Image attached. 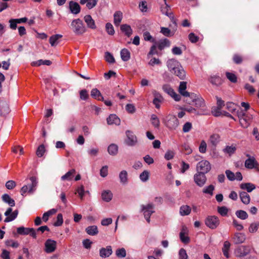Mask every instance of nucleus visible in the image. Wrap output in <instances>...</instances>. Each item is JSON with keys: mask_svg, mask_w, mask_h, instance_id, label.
<instances>
[{"mask_svg": "<svg viewBox=\"0 0 259 259\" xmlns=\"http://www.w3.org/2000/svg\"><path fill=\"white\" fill-rule=\"evenodd\" d=\"M166 66L169 71L176 75L181 79L186 77V72L180 62L175 59H168L166 62Z\"/></svg>", "mask_w": 259, "mask_h": 259, "instance_id": "f257e3e1", "label": "nucleus"}, {"mask_svg": "<svg viewBox=\"0 0 259 259\" xmlns=\"http://www.w3.org/2000/svg\"><path fill=\"white\" fill-rule=\"evenodd\" d=\"M162 121L165 126L170 131L176 130L179 125V120L177 117L174 115L168 114L163 118Z\"/></svg>", "mask_w": 259, "mask_h": 259, "instance_id": "f03ea898", "label": "nucleus"}, {"mask_svg": "<svg viewBox=\"0 0 259 259\" xmlns=\"http://www.w3.org/2000/svg\"><path fill=\"white\" fill-rule=\"evenodd\" d=\"M71 26L73 31L77 35L82 34L86 31L82 21L79 18L73 20Z\"/></svg>", "mask_w": 259, "mask_h": 259, "instance_id": "7ed1b4c3", "label": "nucleus"}, {"mask_svg": "<svg viewBox=\"0 0 259 259\" xmlns=\"http://www.w3.org/2000/svg\"><path fill=\"white\" fill-rule=\"evenodd\" d=\"M205 224L210 229H215L220 225V220L217 216L208 215L205 219Z\"/></svg>", "mask_w": 259, "mask_h": 259, "instance_id": "20e7f679", "label": "nucleus"}, {"mask_svg": "<svg viewBox=\"0 0 259 259\" xmlns=\"http://www.w3.org/2000/svg\"><path fill=\"white\" fill-rule=\"evenodd\" d=\"M141 207L144 217L147 222L149 223L150 222V217L155 212L154 210V205L152 203H149L146 205H142Z\"/></svg>", "mask_w": 259, "mask_h": 259, "instance_id": "39448f33", "label": "nucleus"}, {"mask_svg": "<svg viewBox=\"0 0 259 259\" xmlns=\"http://www.w3.org/2000/svg\"><path fill=\"white\" fill-rule=\"evenodd\" d=\"M211 165L207 160H202L199 162L196 166V169L199 172L206 174L210 171Z\"/></svg>", "mask_w": 259, "mask_h": 259, "instance_id": "423d86ee", "label": "nucleus"}, {"mask_svg": "<svg viewBox=\"0 0 259 259\" xmlns=\"http://www.w3.org/2000/svg\"><path fill=\"white\" fill-rule=\"evenodd\" d=\"M203 172H197L194 176V181L199 187H202L206 183L207 179Z\"/></svg>", "mask_w": 259, "mask_h": 259, "instance_id": "0eeeda50", "label": "nucleus"}, {"mask_svg": "<svg viewBox=\"0 0 259 259\" xmlns=\"http://www.w3.org/2000/svg\"><path fill=\"white\" fill-rule=\"evenodd\" d=\"M162 90L164 92L170 96L175 101H179L181 100V96L177 94L169 84H164L162 86Z\"/></svg>", "mask_w": 259, "mask_h": 259, "instance_id": "6e6552de", "label": "nucleus"}, {"mask_svg": "<svg viewBox=\"0 0 259 259\" xmlns=\"http://www.w3.org/2000/svg\"><path fill=\"white\" fill-rule=\"evenodd\" d=\"M126 139L125 142L126 145L130 146H135L137 142V137L134 135L133 132L127 130L126 131Z\"/></svg>", "mask_w": 259, "mask_h": 259, "instance_id": "1a4fd4ad", "label": "nucleus"}, {"mask_svg": "<svg viewBox=\"0 0 259 259\" xmlns=\"http://www.w3.org/2000/svg\"><path fill=\"white\" fill-rule=\"evenodd\" d=\"M45 251L48 253L54 252L57 247V242L56 241L48 239L45 243Z\"/></svg>", "mask_w": 259, "mask_h": 259, "instance_id": "9d476101", "label": "nucleus"}, {"mask_svg": "<svg viewBox=\"0 0 259 259\" xmlns=\"http://www.w3.org/2000/svg\"><path fill=\"white\" fill-rule=\"evenodd\" d=\"M4 214L5 216H7L4 222L8 223L14 220L17 217L18 210H15L12 212V209L10 207L7 209Z\"/></svg>", "mask_w": 259, "mask_h": 259, "instance_id": "9b49d317", "label": "nucleus"}, {"mask_svg": "<svg viewBox=\"0 0 259 259\" xmlns=\"http://www.w3.org/2000/svg\"><path fill=\"white\" fill-rule=\"evenodd\" d=\"M238 116L239 118V121L242 126L245 128L249 125L251 118L250 116L246 115L244 112L238 113Z\"/></svg>", "mask_w": 259, "mask_h": 259, "instance_id": "f8f14e48", "label": "nucleus"}, {"mask_svg": "<svg viewBox=\"0 0 259 259\" xmlns=\"http://www.w3.org/2000/svg\"><path fill=\"white\" fill-rule=\"evenodd\" d=\"M187 88V82L186 81H181L180 82V85L179 87V92L181 95L184 97H191L193 98V96H195V95L193 93L191 94L187 91H186V89Z\"/></svg>", "mask_w": 259, "mask_h": 259, "instance_id": "ddd939ff", "label": "nucleus"}, {"mask_svg": "<svg viewBox=\"0 0 259 259\" xmlns=\"http://www.w3.org/2000/svg\"><path fill=\"white\" fill-rule=\"evenodd\" d=\"M153 96L154 98L153 103L157 109H159L160 107V104L163 101V98L159 92L156 91L153 92Z\"/></svg>", "mask_w": 259, "mask_h": 259, "instance_id": "4468645a", "label": "nucleus"}, {"mask_svg": "<svg viewBox=\"0 0 259 259\" xmlns=\"http://www.w3.org/2000/svg\"><path fill=\"white\" fill-rule=\"evenodd\" d=\"M29 180L31 181V184L27 185L29 188L28 193L32 194L36 190L38 183V179L36 177L32 176L30 177Z\"/></svg>", "mask_w": 259, "mask_h": 259, "instance_id": "2eb2a0df", "label": "nucleus"}, {"mask_svg": "<svg viewBox=\"0 0 259 259\" xmlns=\"http://www.w3.org/2000/svg\"><path fill=\"white\" fill-rule=\"evenodd\" d=\"M10 111L9 105L6 101H0V115L5 116L8 115Z\"/></svg>", "mask_w": 259, "mask_h": 259, "instance_id": "dca6fc26", "label": "nucleus"}, {"mask_svg": "<svg viewBox=\"0 0 259 259\" xmlns=\"http://www.w3.org/2000/svg\"><path fill=\"white\" fill-rule=\"evenodd\" d=\"M69 8L71 13L76 15L80 13L81 8L79 5L74 1H70L69 3Z\"/></svg>", "mask_w": 259, "mask_h": 259, "instance_id": "f3484780", "label": "nucleus"}, {"mask_svg": "<svg viewBox=\"0 0 259 259\" xmlns=\"http://www.w3.org/2000/svg\"><path fill=\"white\" fill-rule=\"evenodd\" d=\"M232 239L235 244H238L243 243L246 239V237L244 233H236Z\"/></svg>", "mask_w": 259, "mask_h": 259, "instance_id": "a211bd4d", "label": "nucleus"}, {"mask_svg": "<svg viewBox=\"0 0 259 259\" xmlns=\"http://www.w3.org/2000/svg\"><path fill=\"white\" fill-rule=\"evenodd\" d=\"M113 251L111 246H107L106 248L102 247L99 250L100 256L102 258L109 257L112 254Z\"/></svg>", "mask_w": 259, "mask_h": 259, "instance_id": "6ab92c4d", "label": "nucleus"}, {"mask_svg": "<svg viewBox=\"0 0 259 259\" xmlns=\"http://www.w3.org/2000/svg\"><path fill=\"white\" fill-rule=\"evenodd\" d=\"M250 250L248 246H241L237 250L238 255L240 257L245 256L249 253Z\"/></svg>", "mask_w": 259, "mask_h": 259, "instance_id": "aec40b11", "label": "nucleus"}, {"mask_svg": "<svg viewBox=\"0 0 259 259\" xmlns=\"http://www.w3.org/2000/svg\"><path fill=\"white\" fill-rule=\"evenodd\" d=\"M208 80L209 82L214 85L219 87L223 83V79L218 75L211 76Z\"/></svg>", "mask_w": 259, "mask_h": 259, "instance_id": "412c9836", "label": "nucleus"}, {"mask_svg": "<svg viewBox=\"0 0 259 259\" xmlns=\"http://www.w3.org/2000/svg\"><path fill=\"white\" fill-rule=\"evenodd\" d=\"M187 231V228L183 226L181 232L180 233V238L181 240V241L185 243V244H188L190 242V238L187 236H185V233H186V232Z\"/></svg>", "mask_w": 259, "mask_h": 259, "instance_id": "4be33fe9", "label": "nucleus"}, {"mask_svg": "<svg viewBox=\"0 0 259 259\" xmlns=\"http://www.w3.org/2000/svg\"><path fill=\"white\" fill-rule=\"evenodd\" d=\"M164 5L161 6V11L162 14H165V15L168 16L170 18H172L173 15L172 13L170 11V7L166 3V0H164Z\"/></svg>", "mask_w": 259, "mask_h": 259, "instance_id": "5701e85b", "label": "nucleus"}, {"mask_svg": "<svg viewBox=\"0 0 259 259\" xmlns=\"http://www.w3.org/2000/svg\"><path fill=\"white\" fill-rule=\"evenodd\" d=\"M85 22L87 23L88 27L94 29L96 28L95 21L90 15H85L84 17Z\"/></svg>", "mask_w": 259, "mask_h": 259, "instance_id": "b1692460", "label": "nucleus"}, {"mask_svg": "<svg viewBox=\"0 0 259 259\" xmlns=\"http://www.w3.org/2000/svg\"><path fill=\"white\" fill-rule=\"evenodd\" d=\"M107 122L108 124H115L118 125L120 123V119L115 114H111L107 118Z\"/></svg>", "mask_w": 259, "mask_h": 259, "instance_id": "393cba45", "label": "nucleus"}, {"mask_svg": "<svg viewBox=\"0 0 259 259\" xmlns=\"http://www.w3.org/2000/svg\"><path fill=\"white\" fill-rule=\"evenodd\" d=\"M76 172L75 169L72 168L62 176L61 178L62 181H71Z\"/></svg>", "mask_w": 259, "mask_h": 259, "instance_id": "a878e982", "label": "nucleus"}, {"mask_svg": "<svg viewBox=\"0 0 259 259\" xmlns=\"http://www.w3.org/2000/svg\"><path fill=\"white\" fill-rule=\"evenodd\" d=\"M120 30L121 31L124 33L125 35L130 37L133 33V30L131 28V27L127 24H122L120 26Z\"/></svg>", "mask_w": 259, "mask_h": 259, "instance_id": "bb28decb", "label": "nucleus"}, {"mask_svg": "<svg viewBox=\"0 0 259 259\" xmlns=\"http://www.w3.org/2000/svg\"><path fill=\"white\" fill-rule=\"evenodd\" d=\"M86 233L91 236H95L98 234L99 231L97 226H90L86 228Z\"/></svg>", "mask_w": 259, "mask_h": 259, "instance_id": "cd10ccee", "label": "nucleus"}, {"mask_svg": "<svg viewBox=\"0 0 259 259\" xmlns=\"http://www.w3.org/2000/svg\"><path fill=\"white\" fill-rule=\"evenodd\" d=\"M91 96L94 99L99 101H104V98L102 97L100 92L97 89L95 88L92 90Z\"/></svg>", "mask_w": 259, "mask_h": 259, "instance_id": "c85d7f7f", "label": "nucleus"}, {"mask_svg": "<svg viewBox=\"0 0 259 259\" xmlns=\"http://www.w3.org/2000/svg\"><path fill=\"white\" fill-rule=\"evenodd\" d=\"M239 196L241 201L245 204H248L250 202V198L249 194L244 191L241 192L239 193Z\"/></svg>", "mask_w": 259, "mask_h": 259, "instance_id": "c756f323", "label": "nucleus"}, {"mask_svg": "<svg viewBox=\"0 0 259 259\" xmlns=\"http://www.w3.org/2000/svg\"><path fill=\"white\" fill-rule=\"evenodd\" d=\"M257 165V163L254 158H248L245 160V166L246 168L252 169Z\"/></svg>", "mask_w": 259, "mask_h": 259, "instance_id": "7c9ffc66", "label": "nucleus"}, {"mask_svg": "<svg viewBox=\"0 0 259 259\" xmlns=\"http://www.w3.org/2000/svg\"><path fill=\"white\" fill-rule=\"evenodd\" d=\"M240 187L241 189L246 190L248 192H251L255 189V186L250 183H242Z\"/></svg>", "mask_w": 259, "mask_h": 259, "instance_id": "2f4dec72", "label": "nucleus"}, {"mask_svg": "<svg viewBox=\"0 0 259 259\" xmlns=\"http://www.w3.org/2000/svg\"><path fill=\"white\" fill-rule=\"evenodd\" d=\"M102 198L106 202H109L112 198V193L110 190H105L102 193Z\"/></svg>", "mask_w": 259, "mask_h": 259, "instance_id": "473e14b6", "label": "nucleus"}, {"mask_svg": "<svg viewBox=\"0 0 259 259\" xmlns=\"http://www.w3.org/2000/svg\"><path fill=\"white\" fill-rule=\"evenodd\" d=\"M121 58L123 61H127L130 59L131 53L126 49H123L120 51Z\"/></svg>", "mask_w": 259, "mask_h": 259, "instance_id": "72a5a7b5", "label": "nucleus"}, {"mask_svg": "<svg viewBox=\"0 0 259 259\" xmlns=\"http://www.w3.org/2000/svg\"><path fill=\"white\" fill-rule=\"evenodd\" d=\"M2 198L4 202L9 204L12 207L15 205L14 200L11 198L8 194H5L3 195Z\"/></svg>", "mask_w": 259, "mask_h": 259, "instance_id": "f704fd0d", "label": "nucleus"}, {"mask_svg": "<svg viewBox=\"0 0 259 259\" xmlns=\"http://www.w3.org/2000/svg\"><path fill=\"white\" fill-rule=\"evenodd\" d=\"M170 45V41L167 38L160 40L158 44V48L160 50H163L165 47H168Z\"/></svg>", "mask_w": 259, "mask_h": 259, "instance_id": "c9c22d12", "label": "nucleus"}, {"mask_svg": "<svg viewBox=\"0 0 259 259\" xmlns=\"http://www.w3.org/2000/svg\"><path fill=\"white\" fill-rule=\"evenodd\" d=\"M31 64L33 66H39L41 65L49 66L52 64V62L48 60H43L40 59L37 61L32 62Z\"/></svg>", "mask_w": 259, "mask_h": 259, "instance_id": "e433bc0d", "label": "nucleus"}, {"mask_svg": "<svg viewBox=\"0 0 259 259\" xmlns=\"http://www.w3.org/2000/svg\"><path fill=\"white\" fill-rule=\"evenodd\" d=\"M122 18V14L120 11L116 12L114 14V23L116 26L120 24Z\"/></svg>", "mask_w": 259, "mask_h": 259, "instance_id": "4c0bfd02", "label": "nucleus"}, {"mask_svg": "<svg viewBox=\"0 0 259 259\" xmlns=\"http://www.w3.org/2000/svg\"><path fill=\"white\" fill-rule=\"evenodd\" d=\"M191 208L188 205H182L180 209V213L181 215H187L191 212Z\"/></svg>", "mask_w": 259, "mask_h": 259, "instance_id": "58836bf2", "label": "nucleus"}, {"mask_svg": "<svg viewBox=\"0 0 259 259\" xmlns=\"http://www.w3.org/2000/svg\"><path fill=\"white\" fill-rule=\"evenodd\" d=\"M236 149V145L233 144L231 146H227L223 151L224 153H227L231 156L235 153Z\"/></svg>", "mask_w": 259, "mask_h": 259, "instance_id": "ea45409f", "label": "nucleus"}, {"mask_svg": "<svg viewBox=\"0 0 259 259\" xmlns=\"http://www.w3.org/2000/svg\"><path fill=\"white\" fill-rule=\"evenodd\" d=\"M230 243L228 241L224 242L222 251L224 255L227 258L229 257V250L230 249Z\"/></svg>", "mask_w": 259, "mask_h": 259, "instance_id": "a19ab883", "label": "nucleus"}, {"mask_svg": "<svg viewBox=\"0 0 259 259\" xmlns=\"http://www.w3.org/2000/svg\"><path fill=\"white\" fill-rule=\"evenodd\" d=\"M108 152L111 155H115L118 152V146L114 144H111L108 147Z\"/></svg>", "mask_w": 259, "mask_h": 259, "instance_id": "79ce46f5", "label": "nucleus"}, {"mask_svg": "<svg viewBox=\"0 0 259 259\" xmlns=\"http://www.w3.org/2000/svg\"><path fill=\"white\" fill-rule=\"evenodd\" d=\"M150 119L153 126L155 128H158L160 126V121L157 116L155 114H152Z\"/></svg>", "mask_w": 259, "mask_h": 259, "instance_id": "37998d69", "label": "nucleus"}, {"mask_svg": "<svg viewBox=\"0 0 259 259\" xmlns=\"http://www.w3.org/2000/svg\"><path fill=\"white\" fill-rule=\"evenodd\" d=\"M214 186L213 185H209V186L205 187L203 189L202 192L204 194L212 196L213 195V191L214 190Z\"/></svg>", "mask_w": 259, "mask_h": 259, "instance_id": "c03bdc74", "label": "nucleus"}, {"mask_svg": "<svg viewBox=\"0 0 259 259\" xmlns=\"http://www.w3.org/2000/svg\"><path fill=\"white\" fill-rule=\"evenodd\" d=\"M120 182L123 184H126L127 182V172L126 170H122L119 175Z\"/></svg>", "mask_w": 259, "mask_h": 259, "instance_id": "a18cd8bd", "label": "nucleus"}, {"mask_svg": "<svg viewBox=\"0 0 259 259\" xmlns=\"http://www.w3.org/2000/svg\"><path fill=\"white\" fill-rule=\"evenodd\" d=\"M220 141V137L218 134H213L212 135L209 139V141L210 143L215 146Z\"/></svg>", "mask_w": 259, "mask_h": 259, "instance_id": "49530a36", "label": "nucleus"}, {"mask_svg": "<svg viewBox=\"0 0 259 259\" xmlns=\"http://www.w3.org/2000/svg\"><path fill=\"white\" fill-rule=\"evenodd\" d=\"M30 228H25L24 227H20L17 229V233L21 235H27L29 234V231Z\"/></svg>", "mask_w": 259, "mask_h": 259, "instance_id": "de8ad7c7", "label": "nucleus"}, {"mask_svg": "<svg viewBox=\"0 0 259 259\" xmlns=\"http://www.w3.org/2000/svg\"><path fill=\"white\" fill-rule=\"evenodd\" d=\"M235 214L238 218L241 220H245L248 218V214L244 210H237L236 211Z\"/></svg>", "mask_w": 259, "mask_h": 259, "instance_id": "09e8293b", "label": "nucleus"}, {"mask_svg": "<svg viewBox=\"0 0 259 259\" xmlns=\"http://www.w3.org/2000/svg\"><path fill=\"white\" fill-rule=\"evenodd\" d=\"M62 37V35L61 34H55L51 36L49 38V42L52 46H54L56 45V41Z\"/></svg>", "mask_w": 259, "mask_h": 259, "instance_id": "8fccbe9b", "label": "nucleus"}, {"mask_svg": "<svg viewBox=\"0 0 259 259\" xmlns=\"http://www.w3.org/2000/svg\"><path fill=\"white\" fill-rule=\"evenodd\" d=\"M226 76L227 78L232 83H236L237 81V77L236 75L229 72H227L226 73Z\"/></svg>", "mask_w": 259, "mask_h": 259, "instance_id": "3c124183", "label": "nucleus"}, {"mask_svg": "<svg viewBox=\"0 0 259 259\" xmlns=\"http://www.w3.org/2000/svg\"><path fill=\"white\" fill-rule=\"evenodd\" d=\"M46 151L45 147L44 144H41L38 146L37 148L36 154L37 156L39 157H41L43 156L45 152Z\"/></svg>", "mask_w": 259, "mask_h": 259, "instance_id": "603ef678", "label": "nucleus"}, {"mask_svg": "<svg viewBox=\"0 0 259 259\" xmlns=\"http://www.w3.org/2000/svg\"><path fill=\"white\" fill-rule=\"evenodd\" d=\"M143 37L145 41H149L151 42H154L155 41V39L148 31H146L143 33Z\"/></svg>", "mask_w": 259, "mask_h": 259, "instance_id": "864d4df0", "label": "nucleus"}, {"mask_svg": "<svg viewBox=\"0 0 259 259\" xmlns=\"http://www.w3.org/2000/svg\"><path fill=\"white\" fill-rule=\"evenodd\" d=\"M106 31L109 35H113L115 33L114 27L110 23H106Z\"/></svg>", "mask_w": 259, "mask_h": 259, "instance_id": "5fc2aeb1", "label": "nucleus"}, {"mask_svg": "<svg viewBox=\"0 0 259 259\" xmlns=\"http://www.w3.org/2000/svg\"><path fill=\"white\" fill-rule=\"evenodd\" d=\"M195 101V104L197 108L203 107L205 106L204 100L202 98L193 99Z\"/></svg>", "mask_w": 259, "mask_h": 259, "instance_id": "6e6d98bb", "label": "nucleus"}, {"mask_svg": "<svg viewBox=\"0 0 259 259\" xmlns=\"http://www.w3.org/2000/svg\"><path fill=\"white\" fill-rule=\"evenodd\" d=\"M105 58L106 61L109 63H113L115 62V59L113 56L108 52L105 53Z\"/></svg>", "mask_w": 259, "mask_h": 259, "instance_id": "4d7b16f0", "label": "nucleus"}, {"mask_svg": "<svg viewBox=\"0 0 259 259\" xmlns=\"http://www.w3.org/2000/svg\"><path fill=\"white\" fill-rule=\"evenodd\" d=\"M179 259H188V256L184 248H181L179 251Z\"/></svg>", "mask_w": 259, "mask_h": 259, "instance_id": "13d9d810", "label": "nucleus"}, {"mask_svg": "<svg viewBox=\"0 0 259 259\" xmlns=\"http://www.w3.org/2000/svg\"><path fill=\"white\" fill-rule=\"evenodd\" d=\"M149 178V172L147 170H144L140 175V179L142 182H146Z\"/></svg>", "mask_w": 259, "mask_h": 259, "instance_id": "bf43d9fd", "label": "nucleus"}, {"mask_svg": "<svg viewBox=\"0 0 259 259\" xmlns=\"http://www.w3.org/2000/svg\"><path fill=\"white\" fill-rule=\"evenodd\" d=\"M63 223V215L61 213H59L57 217V221L54 223V226L56 227L61 226Z\"/></svg>", "mask_w": 259, "mask_h": 259, "instance_id": "052dcab7", "label": "nucleus"}, {"mask_svg": "<svg viewBox=\"0 0 259 259\" xmlns=\"http://www.w3.org/2000/svg\"><path fill=\"white\" fill-rule=\"evenodd\" d=\"M218 211L222 216H226L228 212V209L226 206H219Z\"/></svg>", "mask_w": 259, "mask_h": 259, "instance_id": "680f3d73", "label": "nucleus"}, {"mask_svg": "<svg viewBox=\"0 0 259 259\" xmlns=\"http://www.w3.org/2000/svg\"><path fill=\"white\" fill-rule=\"evenodd\" d=\"M116 255L117 257L122 258L126 256V251L124 248H119L116 250Z\"/></svg>", "mask_w": 259, "mask_h": 259, "instance_id": "e2e57ef3", "label": "nucleus"}, {"mask_svg": "<svg viewBox=\"0 0 259 259\" xmlns=\"http://www.w3.org/2000/svg\"><path fill=\"white\" fill-rule=\"evenodd\" d=\"M259 227V223H252L250 225L249 227V231L250 233H254L257 231Z\"/></svg>", "mask_w": 259, "mask_h": 259, "instance_id": "0e129e2a", "label": "nucleus"}, {"mask_svg": "<svg viewBox=\"0 0 259 259\" xmlns=\"http://www.w3.org/2000/svg\"><path fill=\"white\" fill-rule=\"evenodd\" d=\"M189 40L192 43H196L199 40V37L196 35L194 33L191 32L188 35Z\"/></svg>", "mask_w": 259, "mask_h": 259, "instance_id": "69168bd1", "label": "nucleus"}, {"mask_svg": "<svg viewBox=\"0 0 259 259\" xmlns=\"http://www.w3.org/2000/svg\"><path fill=\"white\" fill-rule=\"evenodd\" d=\"M160 32L166 36H170L173 35L171 32L170 30L168 28L166 27H161Z\"/></svg>", "mask_w": 259, "mask_h": 259, "instance_id": "338daca9", "label": "nucleus"}, {"mask_svg": "<svg viewBox=\"0 0 259 259\" xmlns=\"http://www.w3.org/2000/svg\"><path fill=\"white\" fill-rule=\"evenodd\" d=\"M5 244L8 246H11L13 248H17L19 246V243L13 240H8L6 241Z\"/></svg>", "mask_w": 259, "mask_h": 259, "instance_id": "774afa93", "label": "nucleus"}]
</instances>
